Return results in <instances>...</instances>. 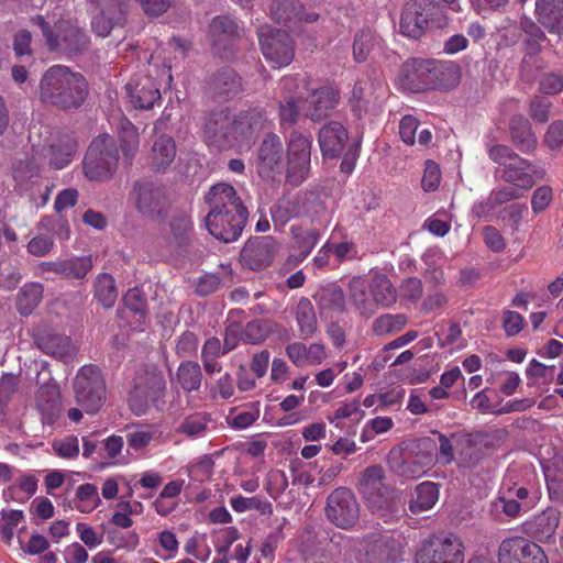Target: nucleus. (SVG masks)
I'll list each match as a JSON object with an SVG mask.
<instances>
[{
  "label": "nucleus",
  "instance_id": "17",
  "mask_svg": "<svg viewBox=\"0 0 563 563\" xmlns=\"http://www.w3.org/2000/svg\"><path fill=\"white\" fill-rule=\"evenodd\" d=\"M132 197L136 210L146 218L163 219L168 209V201L162 187L148 181L134 184Z\"/></svg>",
  "mask_w": 563,
  "mask_h": 563
},
{
  "label": "nucleus",
  "instance_id": "7",
  "mask_svg": "<svg viewBox=\"0 0 563 563\" xmlns=\"http://www.w3.org/2000/svg\"><path fill=\"white\" fill-rule=\"evenodd\" d=\"M430 74L443 88L454 87L460 80V68L454 64L424 63L411 60L400 69V81L411 90H418L427 85L424 76Z\"/></svg>",
  "mask_w": 563,
  "mask_h": 563
},
{
  "label": "nucleus",
  "instance_id": "61",
  "mask_svg": "<svg viewBox=\"0 0 563 563\" xmlns=\"http://www.w3.org/2000/svg\"><path fill=\"white\" fill-rule=\"evenodd\" d=\"M298 101L294 96L284 97V101L279 103L278 119L282 129L292 128L299 120Z\"/></svg>",
  "mask_w": 563,
  "mask_h": 563
},
{
  "label": "nucleus",
  "instance_id": "10",
  "mask_svg": "<svg viewBox=\"0 0 563 563\" xmlns=\"http://www.w3.org/2000/svg\"><path fill=\"white\" fill-rule=\"evenodd\" d=\"M404 547L399 537L393 533H373L360 542L356 563H399Z\"/></svg>",
  "mask_w": 563,
  "mask_h": 563
},
{
  "label": "nucleus",
  "instance_id": "13",
  "mask_svg": "<svg viewBox=\"0 0 563 563\" xmlns=\"http://www.w3.org/2000/svg\"><path fill=\"white\" fill-rule=\"evenodd\" d=\"M262 53L273 67L289 65L295 56L294 41L288 32L263 25L257 31Z\"/></svg>",
  "mask_w": 563,
  "mask_h": 563
},
{
  "label": "nucleus",
  "instance_id": "29",
  "mask_svg": "<svg viewBox=\"0 0 563 563\" xmlns=\"http://www.w3.org/2000/svg\"><path fill=\"white\" fill-rule=\"evenodd\" d=\"M534 16L549 33L563 36V0H536Z\"/></svg>",
  "mask_w": 563,
  "mask_h": 563
},
{
  "label": "nucleus",
  "instance_id": "32",
  "mask_svg": "<svg viewBox=\"0 0 563 563\" xmlns=\"http://www.w3.org/2000/svg\"><path fill=\"white\" fill-rule=\"evenodd\" d=\"M456 463L459 467L473 468L484 457L485 453L479 445V435L475 433L461 432L456 438Z\"/></svg>",
  "mask_w": 563,
  "mask_h": 563
},
{
  "label": "nucleus",
  "instance_id": "52",
  "mask_svg": "<svg viewBox=\"0 0 563 563\" xmlns=\"http://www.w3.org/2000/svg\"><path fill=\"white\" fill-rule=\"evenodd\" d=\"M91 268V256H75L63 260L59 275L67 279H84Z\"/></svg>",
  "mask_w": 563,
  "mask_h": 563
},
{
  "label": "nucleus",
  "instance_id": "47",
  "mask_svg": "<svg viewBox=\"0 0 563 563\" xmlns=\"http://www.w3.org/2000/svg\"><path fill=\"white\" fill-rule=\"evenodd\" d=\"M93 297L106 309L114 306L118 298V289L112 275L101 273L97 276L93 284Z\"/></svg>",
  "mask_w": 563,
  "mask_h": 563
},
{
  "label": "nucleus",
  "instance_id": "41",
  "mask_svg": "<svg viewBox=\"0 0 563 563\" xmlns=\"http://www.w3.org/2000/svg\"><path fill=\"white\" fill-rule=\"evenodd\" d=\"M212 423L211 413L199 411L186 416L176 429V432L188 439L203 438Z\"/></svg>",
  "mask_w": 563,
  "mask_h": 563
},
{
  "label": "nucleus",
  "instance_id": "63",
  "mask_svg": "<svg viewBox=\"0 0 563 563\" xmlns=\"http://www.w3.org/2000/svg\"><path fill=\"white\" fill-rule=\"evenodd\" d=\"M522 505L510 495L508 496H498L490 504V512L498 516V514L503 512L509 518L517 517L521 511Z\"/></svg>",
  "mask_w": 563,
  "mask_h": 563
},
{
  "label": "nucleus",
  "instance_id": "1",
  "mask_svg": "<svg viewBox=\"0 0 563 563\" xmlns=\"http://www.w3.org/2000/svg\"><path fill=\"white\" fill-rule=\"evenodd\" d=\"M209 211L205 218L211 235L224 243L236 241L246 224L249 212L234 187L227 183L213 185L206 195Z\"/></svg>",
  "mask_w": 563,
  "mask_h": 563
},
{
  "label": "nucleus",
  "instance_id": "23",
  "mask_svg": "<svg viewBox=\"0 0 563 563\" xmlns=\"http://www.w3.org/2000/svg\"><path fill=\"white\" fill-rule=\"evenodd\" d=\"M388 465L390 470L407 479H415L426 474L430 460L428 456L417 453H406L391 450L388 455Z\"/></svg>",
  "mask_w": 563,
  "mask_h": 563
},
{
  "label": "nucleus",
  "instance_id": "31",
  "mask_svg": "<svg viewBox=\"0 0 563 563\" xmlns=\"http://www.w3.org/2000/svg\"><path fill=\"white\" fill-rule=\"evenodd\" d=\"M177 154L176 142L168 134L158 135L150 153L151 166L155 172L165 173L174 163Z\"/></svg>",
  "mask_w": 563,
  "mask_h": 563
},
{
  "label": "nucleus",
  "instance_id": "14",
  "mask_svg": "<svg viewBox=\"0 0 563 563\" xmlns=\"http://www.w3.org/2000/svg\"><path fill=\"white\" fill-rule=\"evenodd\" d=\"M325 511L329 520L342 529L352 528L360 517L357 500L346 487H339L329 495Z\"/></svg>",
  "mask_w": 563,
  "mask_h": 563
},
{
  "label": "nucleus",
  "instance_id": "25",
  "mask_svg": "<svg viewBox=\"0 0 563 563\" xmlns=\"http://www.w3.org/2000/svg\"><path fill=\"white\" fill-rule=\"evenodd\" d=\"M130 103L135 109L148 110L161 100V91L150 76L131 79L125 86Z\"/></svg>",
  "mask_w": 563,
  "mask_h": 563
},
{
  "label": "nucleus",
  "instance_id": "3",
  "mask_svg": "<svg viewBox=\"0 0 563 563\" xmlns=\"http://www.w3.org/2000/svg\"><path fill=\"white\" fill-rule=\"evenodd\" d=\"M32 23L41 29L51 52L78 54L86 51L90 44L87 32L70 21L59 20L51 26L43 15L37 14L32 18Z\"/></svg>",
  "mask_w": 563,
  "mask_h": 563
},
{
  "label": "nucleus",
  "instance_id": "51",
  "mask_svg": "<svg viewBox=\"0 0 563 563\" xmlns=\"http://www.w3.org/2000/svg\"><path fill=\"white\" fill-rule=\"evenodd\" d=\"M301 4L295 0H274L269 7L272 19L278 24H288L299 16Z\"/></svg>",
  "mask_w": 563,
  "mask_h": 563
},
{
  "label": "nucleus",
  "instance_id": "12",
  "mask_svg": "<svg viewBox=\"0 0 563 563\" xmlns=\"http://www.w3.org/2000/svg\"><path fill=\"white\" fill-rule=\"evenodd\" d=\"M267 120L266 112L263 108L252 107L232 113L231 150L238 148L249 150L255 142L258 133L264 129Z\"/></svg>",
  "mask_w": 563,
  "mask_h": 563
},
{
  "label": "nucleus",
  "instance_id": "57",
  "mask_svg": "<svg viewBox=\"0 0 563 563\" xmlns=\"http://www.w3.org/2000/svg\"><path fill=\"white\" fill-rule=\"evenodd\" d=\"M41 172V164L35 156H26L24 159H19L13 164L12 176L14 180L22 185L26 180L37 177Z\"/></svg>",
  "mask_w": 563,
  "mask_h": 563
},
{
  "label": "nucleus",
  "instance_id": "38",
  "mask_svg": "<svg viewBox=\"0 0 563 563\" xmlns=\"http://www.w3.org/2000/svg\"><path fill=\"white\" fill-rule=\"evenodd\" d=\"M368 287L373 300L378 306L388 308L397 301V289L385 274L375 273L372 275Z\"/></svg>",
  "mask_w": 563,
  "mask_h": 563
},
{
  "label": "nucleus",
  "instance_id": "45",
  "mask_svg": "<svg viewBox=\"0 0 563 563\" xmlns=\"http://www.w3.org/2000/svg\"><path fill=\"white\" fill-rule=\"evenodd\" d=\"M176 382L186 393L199 390L202 383L200 365L194 361H183L176 371Z\"/></svg>",
  "mask_w": 563,
  "mask_h": 563
},
{
  "label": "nucleus",
  "instance_id": "36",
  "mask_svg": "<svg viewBox=\"0 0 563 563\" xmlns=\"http://www.w3.org/2000/svg\"><path fill=\"white\" fill-rule=\"evenodd\" d=\"M59 402L60 390L56 384H45L38 388L35 405L44 419L54 421L58 417Z\"/></svg>",
  "mask_w": 563,
  "mask_h": 563
},
{
  "label": "nucleus",
  "instance_id": "54",
  "mask_svg": "<svg viewBox=\"0 0 563 563\" xmlns=\"http://www.w3.org/2000/svg\"><path fill=\"white\" fill-rule=\"evenodd\" d=\"M76 500L75 508L82 514L93 511L101 503L97 487L90 483L82 484L77 488Z\"/></svg>",
  "mask_w": 563,
  "mask_h": 563
},
{
  "label": "nucleus",
  "instance_id": "9",
  "mask_svg": "<svg viewBox=\"0 0 563 563\" xmlns=\"http://www.w3.org/2000/svg\"><path fill=\"white\" fill-rule=\"evenodd\" d=\"M285 180L292 187L300 186L309 176L311 162V134L292 130L286 140Z\"/></svg>",
  "mask_w": 563,
  "mask_h": 563
},
{
  "label": "nucleus",
  "instance_id": "16",
  "mask_svg": "<svg viewBox=\"0 0 563 563\" xmlns=\"http://www.w3.org/2000/svg\"><path fill=\"white\" fill-rule=\"evenodd\" d=\"M499 563H548L542 548L520 536L504 539L498 549Z\"/></svg>",
  "mask_w": 563,
  "mask_h": 563
},
{
  "label": "nucleus",
  "instance_id": "35",
  "mask_svg": "<svg viewBox=\"0 0 563 563\" xmlns=\"http://www.w3.org/2000/svg\"><path fill=\"white\" fill-rule=\"evenodd\" d=\"M77 142L70 136H63L51 144L46 150L48 165L53 169H63L68 166L76 153Z\"/></svg>",
  "mask_w": 563,
  "mask_h": 563
},
{
  "label": "nucleus",
  "instance_id": "44",
  "mask_svg": "<svg viewBox=\"0 0 563 563\" xmlns=\"http://www.w3.org/2000/svg\"><path fill=\"white\" fill-rule=\"evenodd\" d=\"M311 82V77L306 73L287 75L280 80V89L284 97L294 96L296 101L308 100L312 90Z\"/></svg>",
  "mask_w": 563,
  "mask_h": 563
},
{
  "label": "nucleus",
  "instance_id": "24",
  "mask_svg": "<svg viewBox=\"0 0 563 563\" xmlns=\"http://www.w3.org/2000/svg\"><path fill=\"white\" fill-rule=\"evenodd\" d=\"M308 100L309 104L306 115L313 122H320L329 117L339 103L340 91L330 85L312 88Z\"/></svg>",
  "mask_w": 563,
  "mask_h": 563
},
{
  "label": "nucleus",
  "instance_id": "28",
  "mask_svg": "<svg viewBox=\"0 0 563 563\" xmlns=\"http://www.w3.org/2000/svg\"><path fill=\"white\" fill-rule=\"evenodd\" d=\"M35 345L45 354L62 360L74 352L70 338L48 329H38L34 334Z\"/></svg>",
  "mask_w": 563,
  "mask_h": 563
},
{
  "label": "nucleus",
  "instance_id": "58",
  "mask_svg": "<svg viewBox=\"0 0 563 563\" xmlns=\"http://www.w3.org/2000/svg\"><path fill=\"white\" fill-rule=\"evenodd\" d=\"M372 84L367 81H357L355 82L349 102L352 107V110L360 115L362 112L367 111L369 104L373 101L372 92H369V88Z\"/></svg>",
  "mask_w": 563,
  "mask_h": 563
},
{
  "label": "nucleus",
  "instance_id": "27",
  "mask_svg": "<svg viewBox=\"0 0 563 563\" xmlns=\"http://www.w3.org/2000/svg\"><path fill=\"white\" fill-rule=\"evenodd\" d=\"M509 136L514 146L523 154H532L538 146V139L528 118L515 114L510 118Z\"/></svg>",
  "mask_w": 563,
  "mask_h": 563
},
{
  "label": "nucleus",
  "instance_id": "2",
  "mask_svg": "<svg viewBox=\"0 0 563 563\" xmlns=\"http://www.w3.org/2000/svg\"><path fill=\"white\" fill-rule=\"evenodd\" d=\"M88 95V82L80 73L64 65L49 67L40 81V100L62 110L79 108Z\"/></svg>",
  "mask_w": 563,
  "mask_h": 563
},
{
  "label": "nucleus",
  "instance_id": "26",
  "mask_svg": "<svg viewBox=\"0 0 563 563\" xmlns=\"http://www.w3.org/2000/svg\"><path fill=\"white\" fill-rule=\"evenodd\" d=\"M347 139V131L343 124L336 121L328 122L320 129L318 134L322 155L328 158L338 157L342 153Z\"/></svg>",
  "mask_w": 563,
  "mask_h": 563
},
{
  "label": "nucleus",
  "instance_id": "40",
  "mask_svg": "<svg viewBox=\"0 0 563 563\" xmlns=\"http://www.w3.org/2000/svg\"><path fill=\"white\" fill-rule=\"evenodd\" d=\"M314 299L321 313L343 312L345 309V296L336 284H328L319 289Z\"/></svg>",
  "mask_w": 563,
  "mask_h": 563
},
{
  "label": "nucleus",
  "instance_id": "15",
  "mask_svg": "<svg viewBox=\"0 0 563 563\" xmlns=\"http://www.w3.org/2000/svg\"><path fill=\"white\" fill-rule=\"evenodd\" d=\"M95 5L96 14L91 21L93 32L107 37L117 26H123L130 0H88Z\"/></svg>",
  "mask_w": 563,
  "mask_h": 563
},
{
  "label": "nucleus",
  "instance_id": "8",
  "mask_svg": "<svg viewBox=\"0 0 563 563\" xmlns=\"http://www.w3.org/2000/svg\"><path fill=\"white\" fill-rule=\"evenodd\" d=\"M442 10L435 0H408L401 11L399 31L410 38H419L427 30L440 26Z\"/></svg>",
  "mask_w": 563,
  "mask_h": 563
},
{
  "label": "nucleus",
  "instance_id": "46",
  "mask_svg": "<svg viewBox=\"0 0 563 563\" xmlns=\"http://www.w3.org/2000/svg\"><path fill=\"white\" fill-rule=\"evenodd\" d=\"M551 499L563 500V453L555 454L544 471Z\"/></svg>",
  "mask_w": 563,
  "mask_h": 563
},
{
  "label": "nucleus",
  "instance_id": "55",
  "mask_svg": "<svg viewBox=\"0 0 563 563\" xmlns=\"http://www.w3.org/2000/svg\"><path fill=\"white\" fill-rule=\"evenodd\" d=\"M407 317L402 313H385L376 318L372 330L376 335H385L399 332L407 324Z\"/></svg>",
  "mask_w": 563,
  "mask_h": 563
},
{
  "label": "nucleus",
  "instance_id": "59",
  "mask_svg": "<svg viewBox=\"0 0 563 563\" xmlns=\"http://www.w3.org/2000/svg\"><path fill=\"white\" fill-rule=\"evenodd\" d=\"M271 330L272 328L268 320L255 319L245 325L242 331L241 339L245 343L258 344L265 341Z\"/></svg>",
  "mask_w": 563,
  "mask_h": 563
},
{
  "label": "nucleus",
  "instance_id": "6",
  "mask_svg": "<svg viewBox=\"0 0 563 563\" xmlns=\"http://www.w3.org/2000/svg\"><path fill=\"white\" fill-rule=\"evenodd\" d=\"M77 405L87 415L100 411L107 399V387L101 369L92 364L84 365L74 379Z\"/></svg>",
  "mask_w": 563,
  "mask_h": 563
},
{
  "label": "nucleus",
  "instance_id": "42",
  "mask_svg": "<svg viewBox=\"0 0 563 563\" xmlns=\"http://www.w3.org/2000/svg\"><path fill=\"white\" fill-rule=\"evenodd\" d=\"M439 485L433 482H423L416 486L409 501V510L417 515L430 510L439 499Z\"/></svg>",
  "mask_w": 563,
  "mask_h": 563
},
{
  "label": "nucleus",
  "instance_id": "30",
  "mask_svg": "<svg viewBox=\"0 0 563 563\" xmlns=\"http://www.w3.org/2000/svg\"><path fill=\"white\" fill-rule=\"evenodd\" d=\"M560 511L555 508H547L541 514L534 516V518L525 523V531L533 539L548 542L553 538L559 523H560Z\"/></svg>",
  "mask_w": 563,
  "mask_h": 563
},
{
  "label": "nucleus",
  "instance_id": "21",
  "mask_svg": "<svg viewBox=\"0 0 563 563\" xmlns=\"http://www.w3.org/2000/svg\"><path fill=\"white\" fill-rule=\"evenodd\" d=\"M520 161L521 163L515 159L505 165L500 177L505 183L527 192L536 185V178H544L545 172L542 168H536L533 163L525 157L520 156Z\"/></svg>",
  "mask_w": 563,
  "mask_h": 563
},
{
  "label": "nucleus",
  "instance_id": "5",
  "mask_svg": "<svg viewBox=\"0 0 563 563\" xmlns=\"http://www.w3.org/2000/svg\"><path fill=\"white\" fill-rule=\"evenodd\" d=\"M119 159L114 139L109 134H100L88 146L82 163L84 174L89 180H109L119 167Z\"/></svg>",
  "mask_w": 563,
  "mask_h": 563
},
{
  "label": "nucleus",
  "instance_id": "19",
  "mask_svg": "<svg viewBox=\"0 0 563 563\" xmlns=\"http://www.w3.org/2000/svg\"><path fill=\"white\" fill-rule=\"evenodd\" d=\"M284 146L280 137L268 133L262 140L256 152V172L262 179L274 180L280 175Z\"/></svg>",
  "mask_w": 563,
  "mask_h": 563
},
{
  "label": "nucleus",
  "instance_id": "56",
  "mask_svg": "<svg viewBox=\"0 0 563 563\" xmlns=\"http://www.w3.org/2000/svg\"><path fill=\"white\" fill-rule=\"evenodd\" d=\"M298 216V205L289 198H280L271 208V217L275 228L284 227Z\"/></svg>",
  "mask_w": 563,
  "mask_h": 563
},
{
  "label": "nucleus",
  "instance_id": "22",
  "mask_svg": "<svg viewBox=\"0 0 563 563\" xmlns=\"http://www.w3.org/2000/svg\"><path fill=\"white\" fill-rule=\"evenodd\" d=\"M207 90L216 100L230 101L243 90L242 77L234 69L223 67L209 78Z\"/></svg>",
  "mask_w": 563,
  "mask_h": 563
},
{
  "label": "nucleus",
  "instance_id": "18",
  "mask_svg": "<svg viewBox=\"0 0 563 563\" xmlns=\"http://www.w3.org/2000/svg\"><path fill=\"white\" fill-rule=\"evenodd\" d=\"M279 250V243L271 235L250 239L240 253L243 267L258 272L268 267Z\"/></svg>",
  "mask_w": 563,
  "mask_h": 563
},
{
  "label": "nucleus",
  "instance_id": "49",
  "mask_svg": "<svg viewBox=\"0 0 563 563\" xmlns=\"http://www.w3.org/2000/svg\"><path fill=\"white\" fill-rule=\"evenodd\" d=\"M384 478L385 472L382 466H368L365 468L360 479V493L368 499L379 495L383 488Z\"/></svg>",
  "mask_w": 563,
  "mask_h": 563
},
{
  "label": "nucleus",
  "instance_id": "37",
  "mask_svg": "<svg viewBox=\"0 0 563 563\" xmlns=\"http://www.w3.org/2000/svg\"><path fill=\"white\" fill-rule=\"evenodd\" d=\"M294 316L300 338H312L318 330V320L310 299L307 297H301L294 309Z\"/></svg>",
  "mask_w": 563,
  "mask_h": 563
},
{
  "label": "nucleus",
  "instance_id": "64",
  "mask_svg": "<svg viewBox=\"0 0 563 563\" xmlns=\"http://www.w3.org/2000/svg\"><path fill=\"white\" fill-rule=\"evenodd\" d=\"M487 155L492 162L495 164L501 166V168L505 167L509 162H514L515 159L519 163L520 155L515 152L510 146L505 144H495L487 148Z\"/></svg>",
  "mask_w": 563,
  "mask_h": 563
},
{
  "label": "nucleus",
  "instance_id": "39",
  "mask_svg": "<svg viewBox=\"0 0 563 563\" xmlns=\"http://www.w3.org/2000/svg\"><path fill=\"white\" fill-rule=\"evenodd\" d=\"M118 137L124 162L131 165L140 148L139 130L132 122L123 118L118 125Z\"/></svg>",
  "mask_w": 563,
  "mask_h": 563
},
{
  "label": "nucleus",
  "instance_id": "53",
  "mask_svg": "<svg viewBox=\"0 0 563 563\" xmlns=\"http://www.w3.org/2000/svg\"><path fill=\"white\" fill-rule=\"evenodd\" d=\"M170 240L176 246H185L189 243L192 233V221L187 214L173 217L170 223Z\"/></svg>",
  "mask_w": 563,
  "mask_h": 563
},
{
  "label": "nucleus",
  "instance_id": "11",
  "mask_svg": "<svg viewBox=\"0 0 563 563\" xmlns=\"http://www.w3.org/2000/svg\"><path fill=\"white\" fill-rule=\"evenodd\" d=\"M418 563H464V544L454 533L432 534L423 541L418 554Z\"/></svg>",
  "mask_w": 563,
  "mask_h": 563
},
{
  "label": "nucleus",
  "instance_id": "20",
  "mask_svg": "<svg viewBox=\"0 0 563 563\" xmlns=\"http://www.w3.org/2000/svg\"><path fill=\"white\" fill-rule=\"evenodd\" d=\"M232 112L229 108L210 110L205 117L202 133L206 142L219 151L231 150Z\"/></svg>",
  "mask_w": 563,
  "mask_h": 563
},
{
  "label": "nucleus",
  "instance_id": "34",
  "mask_svg": "<svg viewBox=\"0 0 563 563\" xmlns=\"http://www.w3.org/2000/svg\"><path fill=\"white\" fill-rule=\"evenodd\" d=\"M383 49V40L371 27H363L354 35L353 58L356 63H364L373 52Z\"/></svg>",
  "mask_w": 563,
  "mask_h": 563
},
{
  "label": "nucleus",
  "instance_id": "4",
  "mask_svg": "<svg viewBox=\"0 0 563 563\" xmlns=\"http://www.w3.org/2000/svg\"><path fill=\"white\" fill-rule=\"evenodd\" d=\"M166 394V379L156 365L142 366L133 378L129 406L136 415H144L152 405L162 401Z\"/></svg>",
  "mask_w": 563,
  "mask_h": 563
},
{
  "label": "nucleus",
  "instance_id": "62",
  "mask_svg": "<svg viewBox=\"0 0 563 563\" xmlns=\"http://www.w3.org/2000/svg\"><path fill=\"white\" fill-rule=\"evenodd\" d=\"M525 194L526 192H523L520 188H517L512 185L509 187L494 189L487 199V206H489V208H495L509 201L520 199L525 197Z\"/></svg>",
  "mask_w": 563,
  "mask_h": 563
},
{
  "label": "nucleus",
  "instance_id": "60",
  "mask_svg": "<svg viewBox=\"0 0 563 563\" xmlns=\"http://www.w3.org/2000/svg\"><path fill=\"white\" fill-rule=\"evenodd\" d=\"M433 434H437L439 440V462L443 465L452 464L456 460V438L461 437V432H453L446 435L439 431H433Z\"/></svg>",
  "mask_w": 563,
  "mask_h": 563
},
{
  "label": "nucleus",
  "instance_id": "48",
  "mask_svg": "<svg viewBox=\"0 0 563 563\" xmlns=\"http://www.w3.org/2000/svg\"><path fill=\"white\" fill-rule=\"evenodd\" d=\"M43 297V286L40 283L25 284L19 291L16 309L20 314L29 316L38 306Z\"/></svg>",
  "mask_w": 563,
  "mask_h": 563
},
{
  "label": "nucleus",
  "instance_id": "33",
  "mask_svg": "<svg viewBox=\"0 0 563 563\" xmlns=\"http://www.w3.org/2000/svg\"><path fill=\"white\" fill-rule=\"evenodd\" d=\"M290 233L294 240L295 253L291 255L296 262H302L312 252L319 242L321 234L316 228L305 229L299 224L290 227Z\"/></svg>",
  "mask_w": 563,
  "mask_h": 563
},
{
  "label": "nucleus",
  "instance_id": "43",
  "mask_svg": "<svg viewBox=\"0 0 563 563\" xmlns=\"http://www.w3.org/2000/svg\"><path fill=\"white\" fill-rule=\"evenodd\" d=\"M124 308L117 310L119 319H125L128 313H132L136 324L144 322L147 312V302L141 290L132 288L126 291L123 297Z\"/></svg>",
  "mask_w": 563,
  "mask_h": 563
},
{
  "label": "nucleus",
  "instance_id": "50",
  "mask_svg": "<svg viewBox=\"0 0 563 563\" xmlns=\"http://www.w3.org/2000/svg\"><path fill=\"white\" fill-rule=\"evenodd\" d=\"M209 32L214 46L227 41H232L238 34V24L229 16H216L212 19Z\"/></svg>",
  "mask_w": 563,
  "mask_h": 563
}]
</instances>
